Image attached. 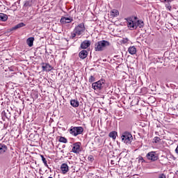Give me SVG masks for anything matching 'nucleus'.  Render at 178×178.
Masks as SVG:
<instances>
[{
    "label": "nucleus",
    "instance_id": "f257e3e1",
    "mask_svg": "<svg viewBox=\"0 0 178 178\" xmlns=\"http://www.w3.org/2000/svg\"><path fill=\"white\" fill-rule=\"evenodd\" d=\"M127 26L130 30H136L138 27L143 29L144 27V22L138 20L137 22L133 21L131 18L127 19Z\"/></svg>",
    "mask_w": 178,
    "mask_h": 178
},
{
    "label": "nucleus",
    "instance_id": "f03ea898",
    "mask_svg": "<svg viewBox=\"0 0 178 178\" xmlns=\"http://www.w3.org/2000/svg\"><path fill=\"white\" fill-rule=\"evenodd\" d=\"M83 131H84L83 127H71L69 129V133L71 134L72 136H74V137H77V136L83 134Z\"/></svg>",
    "mask_w": 178,
    "mask_h": 178
},
{
    "label": "nucleus",
    "instance_id": "7ed1b4c3",
    "mask_svg": "<svg viewBox=\"0 0 178 178\" xmlns=\"http://www.w3.org/2000/svg\"><path fill=\"white\" fill-rule=\"evenodd\" d=\"M121 140L124 144H131V142L133 141V135L129 131H125L122 133Z\"/></svg>",
    "mask_w": 178,
    "mask_h": 178
},
{
    "label": "nucleus",
    "instance_id": "20e7f679",
    "mask_svg": "<svg viewBox=\"0 0 178 178\" xmlns=\"http://www.w3.org/2000/svg\"><path fill=\"white\" fill-rule=\"evenodd\" d=\"M110 43L106 40H101L96 43L95 49V51H104L106 47H109Z\"/></svg>",
    "mask_w": 178,
    "mask_h": 178
},
{
    "label": "nucleus",
    "instance_id": "39448f33",
    "mask_svg": "<svg viewBox=\"0 0 178 178\" xmlns=\"http://www.w3.org/2000/svg\"><path fill=\"white\" fill-rule=\"evenodd\" d=\"M104 86H105V79H102L97 82H94L92 83V88L95 90L96 91H101L102 88H104Z\"/></svg>",
    "mask_w": 178,
    "mask_h": 178
},
{
    "label": "nucleus",
    "instance_id": "423d86ee",
    "mask_svg": "<svg viewBox=\"0 0 178 178\" xmlns=\"http://www.w3.org/2000/svg\"><path fill=\"white\" fill-rule=\"evenodd\" d=\"M84 31H86V26L83 23L79 24L74 29V33H75L76 35H83Z\"/></svg>",
    "mask_w": 178,
    "mask_h": 178
},
{
    "label": "nucleus",
    "instance_id": "0eeeda50",
    "mask_svg": "<svg viewBox=\"0 0 178 178\" xmlns=\"http://www.w3.org/2000/svg\"><path fill=\"white\" fill-rule=\"evenodd\" d=\"M72 152H73L74 154H79V152H81V143H74L72 145Z\"/></svg>",
    "mask_w": 178,
    "mask_h": 178
},
{
    "label": "nucleus",
    "instance_id": "6e6552de",
    "mask_svg": "<svg viewBox=\"0 0 178 178\" xmlns=\"http://www.w3.org/2000/svg\"><path fill=\"white\" fill-rule=\"evenodd\" d=\"M146 156L149 161H157L158 159V156L155 152H149Z\"/></svg>",
    "mask_w": 178,
    "mask_h": 178
},
{
    "label": "nucleus",
    "instance_id": "1a4fd4ad",
    "mask_svg": "<svg viewBox=\"0 0 178 178\" xmlns=\"http://www.w3.org/2000/svg\"><path fill=\"white\" fill-rule=\"evenodd\" d=\"M91 45V41L90 40H84L81 44V49H87L88 47Z\"/></svg>",
    "mask_w": 178,
    "mask_h": 178
},
{
    "label": "nucleus",
    "instance_id": "9d476101",
    "mask_svg": "<svg viewBox=\"0 0 178 178\" xmlns=\"http://www.w3.org/2000/svg\"><path fill=\"white\" fill-rule=\"evenodd\" d=\"M43 72H51L52 70V66L48 63H43L42 65Z\"/></svg>",
    "mask_w": 178,
    "mask_h": 178
},
{
    "label": "nucleus",
    "instance_id": "9b49d317",
    "mask_svg": "<svg viewBox=\"0 0 178 178\" xmlns=\"http://www.w3.org/2000/svg\"><path fill=\"white\" fill-rule=\"evenodd\" d=\"M60 170L63 175H66L69 172V166L66 163H63L60 166Z\"/></svg>",
    "mask_w": 178,
    "mask_h": 178
},
{
    "label": "nucleus",
    "instance_id": "f8f14e48",
    "mask_svg": "<svg viewBox=\"0 0 178 178\" xmlns=\"http://www.w3.org/2000/svg\"><path fill=\"white\" fill-rule=\"evenodd\" d=\"M88 55V52L87 51V50H82L79 52V58L81 59H86Z\"/></svg>",
    "mask_w": 178,
    "mask_h": 178
},
{
    "label": "nucleus",
    "instance_id": "ddd939ff",
    "mask_svg": "<svg viewBox=\"0 0 178 178\" xmlns=\"http://www.w3.org/2000/svg\"><path fill=\"white\" fill-rule=\"evenodd\" d=\"M8 150V146H6L3 143H0V155L1 154H5L6 151Z\"/></svg>",
    "mask_w": 178,
    "mask_h": 178
},
{
    "label": "nucleus",
    "instance_id": "4468645a",
    "mask_svg": "<svg viewBox=\"0 0 178 178\" xmlns=\"http://www.w3.org/2000/svg\"><path fill=\"white\" fill-rule=\"evenodd\" d=\"M60 22L63 24H66L67 23H71L72 22V19L70 17H63L60 19Z\"/></svg>",
    "mask_w": 178,
    "mask_h": 178
},
{
    "label": "nucleus",
    "instance_id": "2eb2a0df",
    "mask_svg": "<svg viewBox=\"0 0 178 178\" xmlns=\"http://www.w3.org/2000/svg\"><path fill=\"white\" fill-rule=\"evenodd\" d=\"M24 26H26V24H24V23L23 22H21L15 25L14 27L11 28L10 30V31H13V30H17V29H22V27H24Z\"/></svg>",
    "mask_w": 178,
    "mask_h": 178
},
{
    "label": "nucleus",
    "instance_id": "dca6fc26",
    "mask_svg": "<svg viewBox=\"0 0 178 178\" xmlns=\"http://www.w3.org/2000/svg\"><path fill=\"white\" fill-rule=\"evenodd\" d=\"M128 51L131 55H136V54H137V49H136L134 46L130 47Z\"/></svg>",
    "mask_w": 178,
    "mask_h": 178
},
{
    "label": "nucleus",
    "instance_id": "f3484780",
    "mask_svg": "<svg viewBox=\"0 0 178 178\" xmlns=\"http://www.w3.org/2000/svg\"><path fill=\"white\" fill-rule=\"evenodd\" d=\"M26 44H27V45H29V47H33V45L34 44V38H33V37L29 38L26 40Z\"/></svg>",
    "mask_w": 178,
    "mask_h": 178
},
{
    "label": "nucleus",
    "instance_id": "a211bd4d",
    "mask_svg": "<svg viewBox=\"0 0 178 178\" xmlns=\"http://www.w3.org/2000/svg\"><path fill=\"white\" fill-rule=\"evenodd\" d=\"M110 15L111 17H116L119 16V11H118V10H113L110 12Z\"/></svg>",
    "mask_w": 178,
    "mask_h": 178
},
{
    "label": "nucleus",
    "instance_id": "6ab92c4d",
    "mask_svg": "<svg viewBox=\"0 0 178 178\" xmlns=\"http://www.w3.org/2000/svg\"><path fill=\"white\" fill-rule=\"evenodd\" d=\"M70 104L74 108H77L79 105V101L76 99L71 100Z\"/></svg>",
    "mask_w": 178,
    "mask_h": 178
},
{
    "label": "nucleus",
    "instance_id": "aec40b11",
    "mask_svg": "<svg viewBox=\"0 0 178 178\" xmlns=\"http://www.w3.org/2000/svg\"><path fill=\"white\" fill-rule=\"evenodd\" d=\"M0 20H1V22H6L8 20V15L3 13H0Z\"/></svg>",
    "mask_w": 178,
    "mask_h": 178
},
{
    "label": "nucleus",
    "instance_id": "412c9836",
    "mask_svg": "<svg viewBox=\"0 0 178 178\" xmlns=\"http://www.w3.org/2000/svg\"><path fill=\"white\" fill-rule=\"evenodd\" d=\"M118 136V133L116 131H112L109 134V137L113 138V140H116V136Z\"/></svg>",
    "mask_w": 178,
    "mask_h": 178
},
{
    "label": "nucleus",
    "instance_id": "4be33fe9",
    "mask_svg": "<svg viewBox=\"0 0 178 178\" xmlns=\"http://www.w3.org/2000/svg\"><path fill=\"white\" fill-rule=\"evenodd\" d=\"M59 141L60 143H63L64 144H66V143H67V139L65 137H60L59 138Z\"/></svg>",
    "mask_w": 178,
    "mask_h": 178
},
{
    "label": "nucleus",
    "instance_id": "5701e85b",
    "mask_svg": "<svg viewBox=\"0 0 178 178\" xmlns=\"http://www.w3.org/2000/svg\"><path fill=\"white\" fill-rule=\"evenodd\" d=\"M40 156L42 158V161L44 166H46V168H48V163H47V159H45V157H44L43 155H41Z\"/></svg>",
    "mask_w": 178,
    "mask_h": 178
},
{
    "label": "nucleus",
    "instance_id": "b1692460",
    "mask_svg": "<svg viewBox=\"0 0 178 178\" xmlns=\"http://www.w3.org/2000/svg\"><path fill=\"white\" fill-rule=\"evenodd\" d=\"M161 141V138L160 137H158V136H156L154 138V143H155L156 144L157 143H159Z\"/></svg>",
    "mask_w": 178,
    "mask_h": 178
},
{
    "label": "nucleus",
    "instance_id": "393cba45",
    "mask_svg": "<svg viewBox=\"0 0 178 178\" xmlns=\"http://www.w3.org/2000/svg\"><path fill=\"white\" fill-rule=\"evenodd\" d=\"M94 81H95V77H94V76L91 75L89 77V83H94Z\"/></svg>",
    "mask_w": 178,
    "mask_h": 178
},
{
    "label": "nucleus",
    "instance_id": "a878e982",
    "mask_svg": "<svg viewBox=\"0 0 178 178\" xmlns=\"http://www.w3.org/2000/svg\"><path fill=\"white\" fill-rule=\"evenodd\" d=\"M165 8L168 10H171V9H172V6H170V3H168V4H165Z\"/></svg>",
    "mask_w": 178,
    "mask_h": 178
},
{
    "label": "nucleus",
    "instance_id": "bb28decb",
    "mask_svg": "<svg viewBox=\"0 0 178 178\" xmlns=\"http://www.w3.org/2000/svg\"><path fill=\"white\" fill-rule=\"evenodd\" d=\"M162 2L163 3H170L171 2H173V0H162Z\"/></svg>",
    "mask_w": 178,
    "mask_h": 178
},
{
    "label": "nucleus",
    "instance_id": "cd10ccee",
    "mask_svg": "<svg viewBox=\"0 0 178 178\" xmlns=\"http://www.w3.org/2000/svg\"><path fill=\"white\" fill-rule=\"evenodd\" d=\"M10 72H15V70H16V67H15V66H11L8 67Z\"/></svg>",
    "mask_w": 178,
    "mask_h": 178
},
{
    "label": "nucleus",
    "instance_id": "c85d7f7f",
    "mask_svg": "<svg viewBox=\"0 0 178 178\" xmlns=\"http://www.w3.org/2000/svg\"><path fill=\"white\" fill-rule=\"evenodd\" d=\"M158 178H166V176L164 174H160Z\"/></svg>",
    "mask_w": 178,
    "mask_h": 178
},
{
    "label": "nucleus",
    "instance_id": "c756f323",
    "mask_svg": "<svg viewBox=\"0 0 178 178\" xmlns=\"http://www.w3.org/2000/svg\"><path fill=\"white\" fill-rule=\"evenodd\" d=\"M76 35H77V34L74 32L73 33H71L72 38H74V37H76Z\"/></svg>",
    "mask_w": 178,
    "mask_h": 178
},
{
    "label": "nucleus",
    "instance_id": "7c9ffc66",
    "mask_svg": "<svg viewBox=\"0 0 178 178\" xmlns=\"http://www.w3.org/2000/svg\"><path fill=\"white\" fill-rule=\"evenodd\" d=\"M88 159L92 162V161H94V157L92 156H90Z\"/></svg>",
    "mask_w": 178,
    "mask_h": 178
},
{
    "label": "nucleus",
    "instance_id": "2f4dec72",
    "mask_svg": "<svg viewBox=\"0 0 178 178\" xmlns=\"http://www.w3.org/2000/svg\"><path fill=\"white\" fill-rule=\"evenodd\" d=\"M30 6V3H29V1H26L25 3H24V6Z\"/></svg>",
    "mask_w": 178,
    "mask_h": 178
},
{
    "label": "nucleus",
    "instance_id": "473e14b6",
    "mask_svg": "<svg viewBox=\"0 0 178 178\" xmlns=\"http://www.w3.org/2000/svg\"><path fill=\"white\" fill-rule=\"evenodd\" d=\"M127 41H128L127 39H124V40H123V42H124V44H126V42H127Z\"/></svg>",
    "mask_w": 178,
    "mask_h": 178
}]
</instances>
